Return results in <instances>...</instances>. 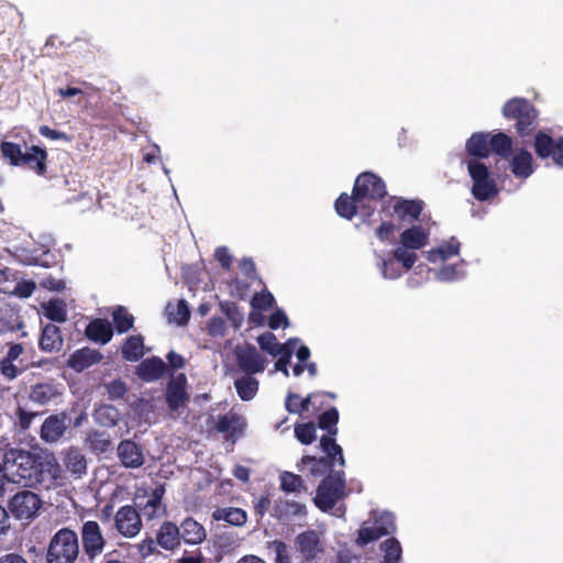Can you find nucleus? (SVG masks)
<instances>
[{
    "instance_id": "obj_1",
    "label": "nucleus",
    "mask_w": 563,
    "mask_h": 563,
    "mask_svg": "<svg viewBox=\"0 0 563 563\" xmlns=\"http://www.w3.org/2000/svg\"><path fill=\"white\" fill-rule=\"evenodd\" d=\"M7 475L24 487L41 486L49 489L57 484L60 470L53 456L43 457L26 450L10 448L1 450Z\"/></svg>"
},
{
    "instance_id": "obj_2",
    "label": "nucleus",
    "mask_w": 563,
    "mask_h": 563,
    "mask_svg": "<svg viewBox=\"0 0 563 563\" xmlns=\"http://www.w3.org/2000/svg\"><path fill=\"white\" fill-rule=\"evenodd\" d=\"M78 533L69 527L57 530L46 549V563H75L79 556Z\"/></svg>"
},
{
    "instance_id": "obj_3",
    "label": "nucleus",
    "mask_w": 563,
    "mask_h": 563,
    "mask_svg": "<svg viewBox=\"0 0 563 563\" xmlns=\"http://www.w3.org/2000/svg\"><path fill=\"white\" fill-rule=\"evenodd\" d=\"M503 115L515 122V129L519 136H529L538 126L539 112L526 98L515 97L505 102L501 109Z\"/></svg>"
},
{
    "instance_id": "obj_4",
    "label": "nucleus",
    "mask_w": 563,
    "mask_h": 563,
    "mask_svg": "<svg viewBox=\"0 0 563 563\" xmlns=\"http://www.w3.org/2000/svg\"><path fill=\"white\" fill-rule=\"evenodd\" d=\"M399 243L400 246L393 251V257L409 271L418 260L415 251L429 243V233L421 225H412L401 232Z\"/></svg>"
},
{
    "instance_id": "obj_5",
    "label": "nucleus",
    "mask_w": 563,
    "mask_h": 563,
    "mask_svg": "<svg viewBox=\"0 0 563 563\" xmlns=\"http://www.w3.org/2000/svg\"><path fill=\"white\" fill-rule=\"evenodd\" d=\"M468 175L472 179V196L477 201H488L498 195L497 183L488 167L478 159L466 162Z\"/></svg>"
},
{
    "instance_id": "obj_6",
    "label": "nucleus",
    "mask_w": 563,
    "mask_h": 563,
    "mask_svg": "<svg viewBox=\"0 0 563 563\" xmlns=\"http://www.w3.org/2000/svg\"><path fill=\"white\" fill-rule=\"evenodd\" d=\"M345 478L343 467L328 474L320 483L314 498L316 506L322 510H331L345 496Z\"/></svg>"
},
{
    "instance_id": "obj_7",
    "label": "nucleus",
    "mask_w": 563,
    "mask_h": 563,
    "mask_svg": "<svg viewBox=\"0 0 563 563\" xmlns=\"http://www.w3.org/2000/svg\"><path fill=\"white\" fill-rule=\"evenodd\" d=\"M353 194H356L363 205L375 207L387 196L385 181L373 172L361 173L353 185Z\"/></svg>"
},
{
    "instance_id": "obj_8",
    "label": "nucleus",
    "mask_w": 563,
    "mask_h": 563,
    "mask_svg": "<svg viewBox=\"0 0 563 563\" xmlns=\"http://www.w3.org/2000/svg\"><path fill=\"white\" fill-rule=\"evenodd\" d=\"M80 542L85 555L89 561L100 556L107 545L100 525L95 520H87L80 528Z\"/></svg>"
},
{
    "instance_id": "obj_9",
    "label": "nucleus",
    "mask_w": 563,
    "mask_h": 563,
    "mask_svg": "<svg viewBox=\"0 0 563 563\" xmlns=\"http://www.w3.org/2000/svg\"><path fill=\"white\" fill-rule=\"evenodd\" d=\"M325 455L321 457H316L312 455H303L298 463V467L301 471L303 465L310 466V474L314 477L328 475L330 473L336 472L334 470L335 464L338 463L340 468L344 467L345 460L343 456V450L340 448V453H336L330 449L322 450Z\"/></svg>"
},
{
    "instance_id": "obj_10",
    "label": "nucleus",
    "mask_w": 563,
    "mask_h": 563,
    "mask_svg": "<svg viewBox=\"0 0 563 563\" xmlns=\"http://www.w3.org/2000/svg\"><path fill=\"white\" fill-rule=\"evenodd\" d=\"M336 213L346 220H352L356 214H360L364 222H369L371 217L374 214L376 208L363 205L356 194L347 195L342 192L334 202Z\"/></svg>"
},
{
    "instance_id": "obj_11",
    "label": "nucleus",
    "mask_w": 563,
    "mask_h": 563,
    "mask_svg": "<svg viewBox=\"0 0 563 563\" xmlns=\"http://www.w3.org/2000/svg\"><path fill=\"white\" fill-rule=\"evenodd\" d=\"M41 507V498L31 490L18 492L9 501V509L18 519L33 518Z\"/></svg>"
},
{
    "instance_id": "obj_12",
    "label": "nucleus",
    "mask_w": 563,
    "mask_h": 563,
    "mask_svg": "<svg viewBox=\"0 0 563 563\" xmlns=\"http://www.w3.org/2000/svg\"><path fill=\"white\" fill-rule=\"evenodd\" d=\"M395 529L393 516L383 514L375 518L373 527L362 526L358 529L356 543L361 547L367 545L385 536L391 534Z\"/></svg>"
},
{
    "instance_id": "obj_13",
    "label": "nucleus",
    "mask_w": 563,
    "mask_h": 563,
    "mask_svg": "<svg viewBox=\"0 0 563 563\" xmlns=\"http://www.w3.org/2000/svg\"><path fill=\"white\" fill-rule=\"evenodd\" d=\"M534 152L541 159L551 157L555 165L563 167V136L554 140L543 131L534 135Z\"/></svg>"
},
{
    "instance_id": "obj_14",
    "label": "nucleus",
    "mask_w": 563,
    "mask_h": 563,
    "mask_svg": "<svg viewBox=\"0 0 563 563\" xmlns=\"http://www.w3.org/2000/svg\"><path fill=\"white\" fill-rule=\"evenodd\" d=\"M318 427L324 431L327 434L322 435L320 439V448L321 450H332L336 453H340V445L336 443L335 437L339 432L338 422H339V411L335 407H331L321 415L318 416Z\"/></svg>"
},
{
    "instance_id": "obj_15",
    "label": "nucleus",
    "mask_w": 563,
    "mask_h": 563,
    "mask_svg": "<svg viewBox=\"0 0 563 563\" xmlns=\"http://www.w3.org/2000/svg\"><path fill=\"white\" fill-rule=\"evenodd\" d=\"M114 527L125 538L135 537L142 529L140 511L131 505L120 507L114 515Z\"/></svg>"
},
{
    "instance_id": "obj_16",
    "label": "nucleus",
    "mask_w": 563,
    "mask_h": 563,
    "mask_svg": "<svg viewBox=\"0 0 563 563\" xmlns=\"http://www.w3.org/2000/svg\"><path fill=\"white\" fill-rule=\"evenodd\" d=\"M235 357L239 368L247 375L262 373L265 369L266 360L252 344L238 346Z\"/></svg>"
},
{
    "instance_id": "obj_17",
    "label": "nucleus",
    "mask_w": 563,
    "mask_h": 563,
    "mask_svg": "<svg viewBox=\"0 0 563 563\" xmlns=\"http://www.w3.org/2000/svg\"><path fill=\"white\" fill-rule=\"evenodd\" d=\"M186 386L187 378L185 374H179L167 383L165 400L170 411L176 412L189 402L190 397Z\"/></svg>"
},
{
    "instance_id": "obj_18",
    "label": "nucleus",
    "mask_w": 563,
    "mask_h": 563,
    "mask_svg": "<svg viewBox=\"0 0 563 563\" xmlns=\"http://www.w3.org/2000/svg\"><path fill=\"white\" fill-rule=\"evenodd\" d=\"M296 550L303 560L312 561L323 552L319 534L314 530H307L295 538Z\"/></svg>"
},
{
    "instance_id": "obj_19",
    "label": "nucleus",
    "mask_w": 563,
    "mask_h": 563,
    "mask_svg": "<svg viewBox=\"0 0 563 563\" xmlns=\"http://www.w3.org/2000/svg\"><path fill=\"white\" fill-rule=\"evenodd\" d=\"M165 495V485L158 484L150 494L148 499L144 505H139V509L146 520L165 516L167 507L163 504Z\"/></svg>"
},
{
    "instance_id": "obj_20",
    "label": "nucleus",
    "mask_w": 563,
    "mask_h": 563,
    "mask_svg": "<svg viewBox=\"0 0 563 563\" xmlns=\"http://www.w3.org/2000/svg\"><path fill=\"white\" fill-rule=\"evenodd\" d=\"M118 457L125 468H139L144 464V455L140 445L132 440H122L118 448Z\"/></svg>"
},
{
    "instance_id": "obj_21",
    "label": "nucleus",
    "mask_w": 563,
    "mask_h": 563,
    "mask_svg": "<svg viewBox=\"0 0 563 563\" xmlns=\"http://www.w3.org/2000/svg\"><path fill=\"white\" fill-rule=\"evenodd\" d=\"M47 158L48 154L45 148L32 145L23 153L21 166L33 170L38 176H45L47 174Z\"/></svg>"
},
{
    "instance_id": "obj_22",
    "label": "nucleus",
    "mask_w": 563,
    "mask_h": 563,
    "mask_svg": "<svg viewBox=\"0 0 563 563\" xmlns=\"http://www.w3.org/2000/svg\"><path fill=\"white\" fill-rule=\"evenodd\" d=\"M393 203L394 213L398 216L400 220H406L407 218L410 221L419 220V217L423 209V203L420 200H407L404 198L393 197L387 202L383 205V210L386 208V205Z\"/></svg>"
},
{
    "instance_id": "obj_23",
    "label": "nucleus",
    "mask_w": 563,
    "mask_h": 563,
    "mask_svg": "<svg viewBox=\"0 0 563 563\" xmlns=\"http://www.w3.org/2000/svg\"><path fill=\"white\" fill-rule=\"evenodd\" d=\"M180 541L189 545L201 544L207 539L206 528L192 517L185 518L180 526Z\"/></svg>"
},
{
    "instance_id": "obj_24",
    "label": "nucleus",
    "mask_w": 563,
    "mask_h": 563,
    "mask_svg": "<svg viewBox=\"0 0 563 563\" xmlns=\"http://www.w3.org/2000/svg\"><path fill=\"white\" fill-rule=\"evenodd\" d=\"M167 369V365L161 357L152 356L143 360L136 367V375L143 382L150 383L162 378Z\"/></svg>"
},
{
    "instance_id": "obj_25",
    "label": "nucleus",
    "mask_w": 563,
    "mask_h": 563,
    "mask_svg": "<svg viewBox=\"0 0 563 563\" xmlns=\"http://www.w3.org/2000/svg\"><path fill=\"white\" fill-rule=\"evenodd\" d=\"M66 420L65 412L47 417L41 426V439L45 442H55L60 439L66 431Z\"/></svg>"
},
{
    "instance_id": "obj_26",
    "label": "nucleus",
    "mask_w": 563,
    "mask_h": 563,
    "mask_svg": "<svg viewBox=\"0 0 563 563\" xmlns=\"http://www.w3.org/2000/svg\"><path fill=\"white\" fill-rule=\"evenodd\" d=\"M85 335L92 342L107 344L113 336V327L107 319L96 318L87 324Z\"/></svg>"
},
{
    "instance_id": "obj_27",
    "label": "nucleus",
    "mask_w": 563,
    "mask_h": 563,
    "mask_svg": "<svg viewBox=\"0 0 563 563\" xmlns=\"http://www.w3.org/2000/svg\"><path fill=\"white\" fill-rule=\"evenodd\" d=\"M156 543L167 551L179 548L181 541L178 526L173 521H164L157 530Z\"/></svg>"
},
{
    "instance_id": "obj_28",
    "label": "nucleus",
    "mask_w": 563,
    "mask_h": 563,
    "mask_svg": "<svg viewBox=\"0 0 563 563\" xmlns=\"http://www.w3.org/2000/svg\"><path fill=\"white\" fill-rule=\"evenodd\" d=\"M101 360L102 354L99 351L90 347H82L70 354L67 364L71 369L82 372L84 369L99 363Z\"/></svg>"
},
{
    "instance_id": "obj_29",
    "label": "nucleus",
    "mask_w": 563,
    "mask_h": 563,
    "mask_svg": "<svg viewBox=\"0 0 563 563\" xmlns=\"http://www.w3.org/2000/svg\"><path fill=\"white\" fill-rule=\"evenodd\" d=\"M64 339L59 327L48 323L42 328L38 346L43 352L53 353L62 350Z\"/></svg>"
},
{
    "instance_id": "obj_30",
    "label": "nucleus",
    "mask_w": 563,
    "mask_h": 563,
    "mask_svg": "<svg viewBox=\"0 0 563 563\" xmlns=\"http://www.w3.org/2000/svg\"><path fill=\"white\" fill-rule=\"evenodd\" d=\"M465 152L473 159L487 158L489 156V133L474 132L465 143Z\"/></svg>"
},
{
    "instance_id": "obj_31",
    "label": "nucleus",
    "mask_w": 563,
    "mask_h": 563,
    "mask_svg": "<svg viewBox=\"0 0 563 563\" xmlns=\"http://www.w3.org/2000/svg\"><path fill=\"white\" fill-rule=\"evenodd\" d=\"M58 396H60V391L57 386L52 383H37L32 385L29 393V399L41 406L48 405Z\"/></svg>"
},
{
    "instance_id": "obj_32",
    "label": "nucleus",
    "mask_w": 563,
    "mask_h": 563,
    "mask_svg": "<svg viewBox=\"0 0 563 563\" xmlns=\"http://www.w3.org/2000/svg\"><path fill=\"white\" fill-rule=\"evenodd\" d=\"M321 393H310L305 398H301L299 394L289 391L285 399V408L289 413L302 415L307 411L310 405L319 398Z\"/></svg>"
},
{
    "instance_id": "obj_33",
    "label": "nucleus",
    "mask_w": 563,
    "mask_h": 563,
    "mask_svg": "<svg viewBox=\"0 0 563 563\" xmlns=\"http://www.w3.org/2000/svg\"><path fill=\"white\" fill-rule=\"evenodd\" d=\"M461 243L454 236H452L449 241L443 242L435 249H431L428 252V261L431 263L444 262L452 256L459 255Z\"/></svg>"
},
{
    "instance_id": "obj_34",
    "label": "nucleus",
    "mask_w": 563,
    "mask_h": 563,
    "mask_svg": "<svg viewBox=\"0 0 563 563\" xmlns=\"http://www.w3.org/2000/svg\"><path fill=\"white\" fill-rule=\"evenodd\" d=\"M121 354L128 362L141 360L144 356V338L141 334L128 336L121 346Z\"/></svg>"
},
{
    "instance_id": "obj_35",
    "label": "nucleus",
    "mask_w": 563,
    "mask_h": 563,
    "mask_svg": "<svg viewBox=\"0 0 563 563\" xmlns=\"http://www.w3.org/2000/svg\"><path fill=\"white\" fill-rule=\"evenodd\" d=\"M64 465L76 477H81L87 471V461L78 448H69L64 456Z\"/></svg>"
},
{
    "instance_id": "obj_36",
    "label": "nucleus",
    "mask_w": 563,
    "mask_h": 563,
    "mask_svg": "<svg viewBox=\"0 0 563 563\" xmlns=\"http://www.w3.org/2000/svg\"><path fill=\"white\" fill-rule=\"evenodd\" d=\"M531 153L520 150L511 159V172L516 177L528 178L533 173Z\"/></svg>"
},
{
    "instance_id": "obj_37",
    "label": "nucleus",
    "mask_w": 563,
    "mask_h": 563,
    "mask_svg": "<svg viewBox=\"0 0 563 563\" xmlns=\"http://www.w3.org/2000/svg\"><path fill=\"white\" fill-rule=\"evenodd\" d=\"M244 423L242 418L236 413H227L218 418L216 429L220 433H228L233 438L236 433H242Z\"/></svg>"
},
{
    "instance_id": "obj_38",
    "label": "nucleus",
    "mask_w": 563,
    "mask_h": 563,
    "mask_svg": "<svg viewBox=\"0 0 563 563\" xmlns=\"http://www.w3.org/2000/svg\"><path fill=\"white\" fill-rule=\"evenodd\" d=\"M493 152L503 158H508L512 153V140L504 132L489 134V153Z\"/></svg>"
},
{
    "instance_id": "obj_39",
    "label": "nucleus",
    "mask_w": 563,
    "mask_h": 563,
    "mask_svg": "<svg viewBox=\"0 0 563 563\" xmlns=\"http://www.w3.org/2000/svg\"><path fill=\"white\" fill-rule=\"evenodd\" d=\"M95 421L106 428H112L120 420V411L112 405H101L95 409Z\"/></svg>"
},
{
    "instance_id": "obj_40",
    "label": "nucleus",
    "mask_w": 563,
    "mask_h": 563,
    "mask_svg": "<svg viewBox=\"0 0 563 563\" xmlns=\"http://www.w3.org/2000/svg\"><path fill=\"white\" fill-rule=\"evenodd\" d=\"M234 387L239 397L249 401L252 400L258 390V380L254 378L252 375H247L235 379Z\"/></svg>"
},
{
    "instance_id": "obj_41",
    "label": "nucleus",
    "mask_w": 563,
    "mask_h": 563,
    "mask_svg": "<svg viewBox=\"0 0 563 563\" xmlns=\"http://www.w3.org/2000/svg\"><path fill=\"white\" fill-rule=\"evenodd\" d=\"M216 520H223L232 526L241 527L246 522L247 515L241 508H219L213 512Z\"/></svg>"
},
{
    "instance_id": "obj_42",
    "label": "nucleus",
    "mask_w": 563,
    "mask_h": 563,
    "mask_svg": "<svg viewBox=\"0 0 563 563\" xmlns=\"http://www.w3.org/2000/svg\"><path fill=\"white\" fill-rule=\"evenodd\" d=\"M134 317L123 306H118L112 311V322L115 331L120 334L126 333L134 325Z\"/></svg>"
},
{
    "instance_id": "obj_43",
    "label": "nucleus",
    "mask_w": 563,
    "mask_h": 563,
    "mask_svg": "<svg viewBox=\"0 0 563 563\" xmlns=\"http://www.w3.org/2000/svg\"><path fill=\"white\" fill-rule=\"evenodd\" d=\"M268 555L273 554L274 563H291L289 545L284 541L275 539L266 542Z\"/></svg>"
},
{
    "instance_id": "obj_44",
    "label": "nucleus",
    "mask_w": 563,
    "mask_h": 563,
    "mask_svg": "<svg viewBox=\"0 0 563 563\" xmlns=\"http://www.w3.org/2000/svg\"><path fill=\"white\" fill-rule=\"evenodd\" d=\"M0 152L2 157L7 159L10 165L15 167L21 166V159L24 152L20 144L10 141H2L0 143Z\"/></svg>"
},
{
    "instance_id": "obj_45",
    "label": "nucleus",
    "mask_w": 563,
    "mask_h": 563,
    "mask_svg": "<svg viewBox=\"0 0 563 563\" xmlns=\"http://www.w3.org/2000/svg\"><path fill=\"white\" fill-rule=\"evenodd\" d=\"M380 549L384 552V560L382 563H399L402 555V549L400 542L391 537L386 539L380 544Z\"/></svg>"
},
{
    "instance_id": "obj_46",
    "label": "nucleus",
    "mask_w": 563,
    "mask_h": 563,
    "mask_svg": "<svg viewBox=\"0 0 563 563\" xmlns=\"http://www.w3.org/2000/svg\"><path fill=\"white\" fill-rule=\"evenodd\" d=\"M294 432L295 438L303 445H309L317 439V426L313 421L296 423Z\"/></svg>"
},
{
    "instance_id": "obj_47",
    "label": "nucleus",
    "mask_w": 563,
    "mask_h": 563,
    "mask_svg": "<svg viewBox=\"0 0 563 563\" xmlns=\"http://www.w3.org/2000/svg\"><path fill=\"white\" fill-rule=\"evenodd\" d=\"M88 442L91 450L96 453H107L112 448V441L108 434L100 431H93L88 434Z\"/></svg>"
},
{
    "instance_id": "obj_48",
    "label": "nucleus",
    "mask_w": 563,
    "mask_h": 563,
    "mask_svg": "<svg viewBox=\"0 0 563 563\" xmlns=\"http://www.w3.org/2000/svg\"><path fill=\"white\" fill-rule=\"evenodd\" d=\"M45 317L53 322H65L67 320V310L65 305L58 300L48 301L45 307Z\"/></svg>"
},
{
    "instance_id": "obj_49",
    "label": "nucleus",
    "mask_w": 563,
    "mask_h": 563,
    "mask_svg": "<svg viewBox=\"0 0 563 563\" xmlns=\"http://www.w3.org/2000/svg\"><path fill=\"white\" fill-rule=\"evenodd\" d=\"M280 488L286 493H296L305 488L300 475L291 472H284L280 475Z\"/></svg>"
},
{
    "instance_id": "obj_50",
    "label": "nucleus",
    "mask_w": 563,
    "mask_h": 563,
    "mask_svg": "<svg viewBox=\"0 0 563 563\" xmlns=\"http://www.w3.org/2000/svg\"><path fill=\"white\" fill-rule=\"evenodd\" d=\"M37 416L36 412L27 411L23 407L18 406L15 409V421L14 427L20 432H25L30 429L33 419Z\"/></svg>"
},
{
    "instance_id": "obj_51",
    "label": "nucleus",
    "mask_w": 563,
    "mask_h": 563,
    "mask_svg": "<svg viewBox=\"0 0 563 563\" xmlns=\"http://www.w3.org/2000/svg\"><path fill=\"white\" fill-rule=\"evenodd\" d=\"M275 305V298L268 290L255 292L251 300V306L260 311H265Z\"/></svg>"
},
{
    "instance_id": "obj_52",
    "label": "nucleus",
    "mask_w": 563,
    "mask_h": 563,
    "mask_svg": "<svg viewBox=\"0 0 563 563\" xmlns=\"http://www.w3.org/2000/svg\"><path fill=\"white\" fill-rule=\"evenodd\" d=\"M260 347L272 356H276V350L280 345L276 335L272 332H265L257 336Z\"/></svg>"
},
{
    "instance_id": "obj_53",
    "label": "nucleus",
    "mask_w": 563,
    "mask_h": 563,
    "mask_svg": "<svg viewBox=\"0 0 563 563\" xmlns=\"http://www.w3.org/2000/svg\"><path fill=\"white\" fill-rule=\"evenodd\" d=\"M250 283L251 282H244L238 277L232 278L228 283L231 295L241 300L244 299L250 291V286H251Z\"/></svg>"
},
{
    "instance_id": "obj_54",
    "label": "nucleus",
    "mask_w": 563,
    "mask_h": 563,
    "mask_svg": "<svg viewBox=\"0 0 563 563\" xmlns=\"http://www.w3.org/2000/svg\"><path fill=\"white\" fill-rule=\"evenodd\" d=\"M239 267L242 272V274L247 278L249 282L258 280L262 282L255 267V263L252 258L243 257L239 262Z\"/></svg>"
},
{
    "instance_id": "obj_55",
    "label": "nucleus",
    "mask_w": 563,
    "mask_h": 563,
    "mask_svg": "<svg viewBox=\"0 0 563 563\" xmlns=\"http://www.w3.org/2000/svg\"><path fill=\"white\" fill-rule=\"evenodd\" d=\"M175 310V314L170 312V314H173V319L175 320V322L179 325L187 324L190 318V310L188 303L184 299H181L177 302Z\"/></svg>"
},
{
    "instance_id": "obj_56",
    "label": "nucleus",
    "mask_w": 563,
    "mask_h": 563,
    "mask_svg": "<svg viewBox=\"0 0 563 563\" xmlns=\"http://www.w3.org/2000/svg\"><path fill=\"white\" fill-rule=\"evenodd\" d=\"M38 133L46 137V139H49L52 141H64V142H71V136L68 135L67 133L65 132H62V131H58V130H54L52 128H49L48 125H41L38 128Z\"/></svg>"
},
{
    "instance_id": "obj_57",
    "label": "nucleus",
    "mask_w": 563,
    "mask_h": 563,
    "mask_svg": "<svg viewBox=\"0 0 563 563\" xmlns=\"http://www.w3.org/2000/svg\"><path fill=\"white\" fill-rule=\"evenodd\" d=\"M214 257L224 271H230L233 257L227 246H218L214 251Z\"/></svg>"
},
{
    "instance_id": "obj_58",
    "label": "nucleus",
    "mask_w": 563,
    "mask_h": 563,
    "mask_svg": "<svg viewBox=\"0 0 563 563\" xmlns=\"http://www.w3.org/2000/svg\"><path fill=\"white\" fill-rule=\"evenodd\" d=\"M380 272L385 278H389V279H396V278L400 277V275H401V272L399 271L395 261L391 258L382 260Z\"/></svg>"
},
{
    "instance_id": "obj_59",
    "label": "nucleus",
    "mask_w": 563,
    "mask_h": 563,
    "mask_svg": "<svg viewBox=\"0 0 563 563\" xmlns=\"http://www.w3.org/2000/svg\"><path fill=\"white\" fill-rule=\"evenodd\" d=\"M107 390L111 399H121L126 394L128 388L123 380L114 379L108 384Z\"/></svg>"
},
{
    "instance_id": "obj_60",
    "label": "nucleus",
    "mask_w": 563,
    "mask_h": 563,
    "mask_svg": "<svg viewBox=\"0 0 563 563\" xmlns=\"http://www.w3.org/2000/svg\"><path fill=\"white\" fill-rule=\"evenodd\" d=\"M289 325V320L286 313L283 310L274 311L268 318V327L272 330H277L279 328H287Z\"/></svg>"
},
{
    "instance_id": "obj_61",
    "label": "nucleus",
    "mask_w": 563,
    "mask_h": 563,
    "mask_svg": "<svg viewBox=\"0 0 563 563\" xmlns=\"http://www.w3.org/2000/svg\"><path fill=\"white\" fill-rule=\"evenodd\" d=\"M395 229L396 225L393 222L383 221L375 230V235L379 241L385 242L393 236Z\"/></svg>"
},
{
    "instance_id": "obj_62",
    "label": "nucleus",
    "mask_w": 563,
    "mask_h": 563,
    "mask_svg": "<svg viewBox=\"0 0 563 563\" xmlns=\"http://www.w3.org/2000/svg\"><path fill=\"white\" fill-rule=\"evenodd\" d=\"M460 277L456 265H444L438 272V278L442 282H452Z\"/></svg>"
},
{
    "instance_id": "obj_63",
    "label": "nucleus",
    "mask_w": 563,
    "mask_h": 563,
    "mask_svg": "<svg viewBox=\"0 0 563 563\" xmlns=\"http://www.w3.org/2000/svg\"><path fill=\"white\" fill-rule=\"evenodd\" d=\"M36 286L32 280H22L16 284L13 294L20 298H29L34 292Z\"/></svg>"
},
{
    "instance_id": "obj_64",
    "label": "nucleus",
    "mask_w": 563,
    "mask_h": 563,
    "mask_svg": "<svg viewBox=\"0 0 563 563\" xmlns=\"http://www.w3.org/2000/svg\"><path fill=\"white\" fill-rule=\"evenodd\" d=\"M208 332L210 335H223L225 332V321L221 317H213L208 322Z\"/></svg>"
}]
</instances>
